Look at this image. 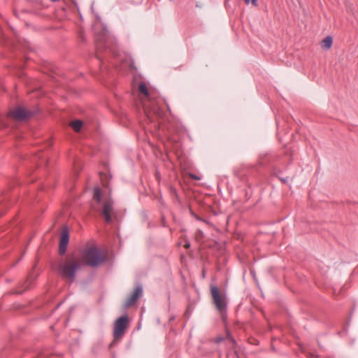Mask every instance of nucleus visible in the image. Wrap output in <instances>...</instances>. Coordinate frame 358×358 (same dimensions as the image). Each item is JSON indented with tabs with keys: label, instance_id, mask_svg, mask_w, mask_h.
<instances>
[{
	"label": "nucleus",
	"instance_id": "1",
	"mask_svg": "<svg viewBox=\"0 0 358 358\" xmlns=\"http://www.w3.org/2000/svg\"><path fill=\"white\" fill-rule=\"evenodd\" d=\"M99 27H101V31L96 37V57L100 61L101 68L102 69L103 58L101 55V52H106L116 56L117 47L113 41L108 36V29L103 24H96L94 27L95 30L98 29Z\"/></svg>",
	"mask_w": 358,
	"mask_h": 358
},
{
	"label": "nucleus",
	"instance_id": "2",
	"mask_svg": "<svg viewBox=\"0 0 358 358\" xmlns=\"http://www.w3.org/2000/svg\"><path fill=\"white\" fill-rule=\"evenodd\" d=\"M82 263L75 257L65 259L57 265V272L64 279L70 282L75 281L76 273L81 268Z\"/></svg>",
	"mask_w": 358,
	"mask_h": 358
},
{
	"label": "nucleus",
	"instance_id": "3",
	"mask_svg": "<svg viewBox=\"0 0 358 358\" xmlns=\"http://www.w3.org/2000/svg\"><path fill=\"white\" fill-rule=\"evenodd\" d=\"M82 256L83 259L82 265L83 264L90 267H97L106 261V257L96 246L84 249L82 252Z\"/></svg>",
	"mask_w": 358,
	"mask_h": 358
},
{
	"label": "nucleus",
	"instance_id": "4",
	"mask_svg": "<svg viewBox=\"0 0 358 358\" xmlns=\"http://www.w3.org/2000/svg\"><path fill=\"white\" fill-rule=\"evenodd\" d=\"M38 112L37 106L26 108L18 106L8 113V117L17 122H25L34 117Z\"/></svg>",
	"mask_w": 358,
	"mask_h": 358
},
{
	"label": "nucleus",
	"instance_id": "5",
	"mask_svg": "<svg viewBox=\"0 0 358 358\" xmlns=\"http://www.w3.org/2000/svg\"><path fill=\"white\" fill-rule=\"evenodd\" d=\"M210 293L216 309L223 317L227 313V302L225 293H221L215 285L210 286Z\"/></svg>",
	"mask_w": 358,
	"mask_h": 358
},
{
	"label": "nucleus",
	"instance_id": "6",
	"mask_svg": "<svg viewBox=\"0 0 358 358\" xmlns=\"http://www.w3.org/2000/svg\"><path fill=\"white\" fill-rule=\"evenodd\" d=\"M222 342H226L227 345H229L230 350L227 352V358H239V354L236 349V340L231 336L230 333L227 331V336H218L215 338L210 339L208 344L209 345H217Z\"/></svg>",
	"mask_w": 358,
	"mask_h": 358
},
{
	"label": "nucleus",
	"instance_id": "7",
	"mask_svg": "<svg viewBox=\"0 0 358 358\" xmlns=\"http://www.w3.org/2000/svg\"><path fill=\"white\" fill-rule=\"evenodd\" d=\"M129 326V318L127 315H122L115 321L113 332L114 339L110 346L114 345L117 341L121 339L124 336Z\"/></svg>",
	"mask_w": 358,
	"mask_h": 358
},
{
	"label": "nucleus",
	"instance_id": "8",
	"mask_svg": "<svg viewBox=\"0 0 358 358\" xmlns=\"http://www.w3.org/2000/svg\"><path fill=\"white\" fill-rule=\"evenodd\" d=\"M69 242V231L66 226L63 227L59 243V254L62 256L65 255Z\"/></svg>",
	"mask_w": 358,
	"mask_h": 358
},
{
	"label": "nucleus",
	"instance_id": "9",
	"mask_svg": "<svg viewBox=\"0 0 358 358\" xmlns=\"http://www.w3.org/2000/svg\"><path fill=\"white\" fill-rule=\"evenodd\" d=\"M143 288L142 286L138 285L136 287L131 295L127 299L124 303V308H128L142 296Z\"/></svg>",
	"mask_w": 358,
	"mask_h": 358
},
{
	"label": "nucleus",
	"instance_id": "10",
	"mask_svg": "<svg viewBox=\"0 0 358 358\" xmlns=\"http://www.w3.org/2000/svg\"><path fill=\"white\" fill-rule=\"evenodd\" d=\"M113 210V201L109 199L107 201H105L103 203L102 207V215H103L105 220L107 223H110L112 222L111 218V213Z\"/></svg>",
	"mask_w": 358,
	"mask_h": 358
},
{
	"label": "nucleus",
	"instance_id": "11",
	"mask_svg": "<svg viewBox=\"0 0 358 358\" xmlns=\"http://www.w3.org/2000/svg\"><path fill=\"white\" fill-rule=\"evenodd\" d=\"M152 112L155 117L158 120H164L166 115L165 112L157 106H153L152 107Z\"/></svg>",
	"mask_w": 358,
	"mask_h": 358
},
{
	"label": "nucleus",
	"instance_id": "12",
	"mask_svg": "<svg viewBox=\"0 0 358 358\" xmlns=\"http://www.w3.org/2000/svg\"><path fill=\"white\" fill-rule=\"evenodd\" d=\"M333 44V38L330 36H326L321 42L322 47L325 50H329Z\"/></svg>",
	"mask_w": 358,
	"mask_h": 358
},
{
	"label": "nucleus",
	"instance_id": "13",
	"mask_svg": "<svg viewBox=\"0 0 358 358\" xmlns=\"http://www.w3.org/2000/svg\"><path fill=\"white\" fill-rule=\"evenodd\" d=\"M83 122L80 120H76L71 122L70 126L72 127V129L78 132L80 131L82 127H83Z\"/></svg>",
	"mask_w": 358,
	"mask_h": 358
},
{
	"label": "nucleus",
	"instance_id": "14",
	"mask_svg": "<svg viewBox=\"0 0 358 358\" xmlns=\"http://www.w3.org/2000/svg\"><path fill=\"white\" fill-rule=\"evenodd\" d=\"M138 91L145 96H148V90L145 83H141L138 85Z\"/></svg>",
	"mask_w": 358,
	"mask_h": 358
},
{
	"label": "nucleus",
	"instance_id": "15",
	"mask_svg": "<svg viewBox=\"0 0 358 358\" xmlns=\"http://www.w3.org/2000/svg\"><path fill=\"white\" fill-rule=\"evenodd\" d=\"M101 195L102 194L101 189L99 187L95 188L93 197L98 203H100L101 201Z\"/></svg>",
	"mask_w": 358,
	"mask_h": 358
},
{
	"label": "nucleus",
	"instance_id": "16",
	"mask_svg": "<svg viewBox=\"0 0 358 358\" xmlns=\"http://www.w3.org/2000/svg\"><path fill=\"white\" fill-rule=\"evenodd\" d=\"M31 282H29V280H26L24 283H23V286H24V289L22 291H15L14 293L15 294H22L24 291L30 288L31 287Z\"/></svg>",
	"mask_w": 358,
	"mask_h": 358
},
{
	"label": "nucleus",
	"instance_id": "17",
	"mask_svg": "<svg viewBox=\"0 0 358 358\" xmlns=\"http://www.w3.org/2000/svg\"><path fill=\"white\" fill-rule=\"evenodd\" d=\"M277 176L279 178V180H280L285 184L289 182V177H288V176H286V177L282 176L281 171H280L278 173H277Z\"/></svg>",
	"mask_w": 358,
	"mask_h": 358
},
{
	"label": "nucleus",
	"instance_id": "18",
	"mask_svg": "<svg viewBox=\"0 0 358 358\" xmlns=\"http://www.w3.org/2000/svg\"><path fill=\"white\" fill-rule=\"evenodd\" d=\"M145 113H147V116L148 117V119L152 122H155V117H152V109L148 113V111H145Z\"/></svg>",
	"mask_w": 358,
	"mask_h": 358
},
{
	"label": "nucleus",
	"instance_id": "19",
	"mask_svg": "<svg viewBox=\"0 0 358 358\" xmlns=\"http://www.w3.org/2000/svg\"><path fill=\"white\" fill-rule=\"evenodd\" d=\"M246 4H248L250 2V0H244ZM252 4L253 6H257V0H251Z\"/></svg>",
	"mask_w": 358,
	"mask_h": 358
},
{
	"label": "nucleus",
	"instance_id": "20",
	"mask_svg": "<svg viewBox=\"0 0 358 358\" xmlns=\"http://www.w3.org/2000/svg\"><path fill=\"white\" fill-rule=\"evenodd\" d=\"M191 214L192 215L193 217H194L197 220H200V221H204L203 219H201L199 216H198L196 214H195L194 212H191Z\"/></svg>",
	"mask_w": 358,
	"mask_h": 358
},
{
	"label": "nucleus",
	"instance_id": "21",
	"mask_svg": "<svg viewBox=\"0 0 358 358\" xmlns=\"http://www.w3.org/2000/svg\"><path fill=\"white\" fill-rule=\"evenodd\" d=\"M190 247V243L189 242L186 243L185 244V248H189Z\"/></svg>",
	"mask_w": 358,
	"mask_h": 358
},
{
	"label": "nucleus",
	"instance_id": "22",
	"mask_svg": "<svg viewBox=\"0 0 358 358\" xmlns=\"http://www.w3.org/2000/svg\"><path fill=\"white\" fill-rule=\"evenodd\" d=\"M206 277V271L204 269L202 271V278H204Z\"/></svg>",
	"mask_w": 358,
	"mask_h": 358
},
{
	"label": "nucleus",
	"instance_id": "23",
	"mask_svg": "<svg viewBox=\"0 0 358 358\" xmlns=\"http://www.w3.org/2000/svg\"><path fill=\"white\" fill-rule=\"evenodd\" d=\"M192 177L193 178H195V179H199V178H198V177H196V176H194V175H192Z\"/></svg>",
	"mask_w": 358,
	"mask_h": 358
}]
</instances>
